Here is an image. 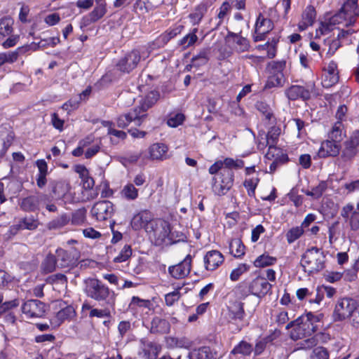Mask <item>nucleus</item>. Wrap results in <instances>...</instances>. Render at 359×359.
I'll use <instances>...</instances> for the list:
<instances>
[{
	"instance_id": "f257e3e1",
	"label": "nucleus",
	"mask_w": 359,
	"mask_h": 359,
	"mask_svg": "<svg viewBox=\"0 0 359 359\" xmlns=\"http://www.w3.org/2000/svg\"><path fill=\"white\" fill-rule=\"evenodd\" d=\"M319 320L311 313L299 317L287 325V328L293 327L291 331V338L294 340L306 338L299 343V348L309 349L318 344V340L313 334L317 331Z\"/></svg>"
},
{
	"instance_id": "f03ea898",
	"label": "nucleus",
	"mask_w": 359,
	"mask_h": 359,
	"mask_svg": "<svg viewBox=\"0 0 359 359\" xmlns=\"http://www.w3.org/2000/svg\"><path fill=\"white\" fill-rule=\"evenodd\" d=\"M225 167L217 177L213 178L212 191L218 196L226 194L233 184L234 173L232 168L239 169L244 166V162L241 159L226 158L222 161Z\"/></svg>"
},
{
	"instance_id": "7ed1b4c3",
	"label": "nucleus",
	"mask_w": 359,
	"mask_h": 359,
	"mask_svg": "<svg viewBox=\"0 0 359 359\" xmlns=\"http://www.w3.org/2000/svg\"><path fill=\"white\" fill-rule=\"evenodd\" d=\"M323 252L316 247L307 250L301 259V264L305 272L309 274L316 273L325 267Z\"/></svg>"
},
{
	"instance_id": "20e7f679",
	"label": "nucleus",
	"mask_w": 359,
	"mask_h": 359,
	"mask_svg": "<svg viewBox=\"0 0 359 359\" xmlns=\"http://www.w3.org/2000/svg\"><path fill=\"white\" fill-rule=\"evenodd\" d=\"M151 230L147 231L151 239H154L156 245H168L173 242L170 225L164 220L153 221L149 224Z\"/></svg>"
},
{
	"instance_id": "39448f33",
	"label": "nucleus",
	"mask_w": 359,
	"mask_h": 359,
	"mask_svg": "<svg viewBox=\"0 0 359 359\" xmlns=\"http://www.w3.org/2000/svg\"><path fill=\"white\" fill-rule=\"evenodd\" d=\"M84 292L88 297L96 301H104L107 303L109 302L110 296L114 295L108 287L95 278H88L85 280Z\"/></svg>"
},
{
	"instance_id": "423d86ee",
	"label": "nucleus",
	"mask_w": 359,
	"mask_h": 359,
	"mask_svg": "<svg viewBox=\"0 0 359 359\" xmlns=\"http://www.w3.org/2000/svg\"><path fill=\"white\" fill-rule=\"evenodd\" d=\"M286 67V62L272 61L267 65L266 70L269 76L265 84V88L281 87L285 82L284 70Z\"/></svg>"
},
{
	"instance_id": "0eeeda50",
	"label": "nucleus",
	"mask_w": 359,
	"mask_h": 359,
	"mask_svg": "<svg viewBox=\"0 0 359 359\" xmlns=\"http://www.w3.org/2000/svg\"><path fill=\"white\" fill-rule=\"evenodd\" d=\"M320 94L313 82L306 83L305 86L294 85L285 90V95L289 100H296L302 98L309 100L311 97H317Z\"/></svg>"
},
{
	"instance_id": "6e6552de",
	"label": "nucleus",
	"mask_w": 359,
	"mask_h": 359,
	"mask_svg": "<svg viewBox=\"0 0 359 359\" xmlns=\"http://www.w3.org/2000/svg\"><path fill=\"white\" fill-rule=\"evenodd\" d=\"M22 311L27 318H41L46 313V305L39 300L30 299L22 304Z\"/></svg>"
},
{
	"instance_id": "1a4fd4ad",
	"label": "nucleus",
	"mask_w": 359,
	"mask_h": 359,
	"mask_svg": "<svg viewBox=\"0 0 359 359\" xmlns=\"http://www.w3.org/2000/svg\"><path fill=\"white\" fill-rule=\"evenodd\" d=\"M57 259V266L60 268H68L76 264L79 257V251L76 248L72 249L68 252L66 250L59 248L56 250Z\"/></svg>"
},
{
	"instance_id": "9d476101",
	"label": "nucleus",
	"mask_w": 359,
	"mask_h": 359,
	"mask_svg": "<svg viewBox=\"0 0 359 359\" xmlns=\"http://www.w3.org/2000/svg\"><path fill=\"white\" fill-rule=\"evenodd\" d=\"M152 306L153 304L150 300L134 296L128 305V310L136 317L143 316L149 313Z\"/></svg>"
},
{
	"instance_id": "9b49d317",
	"label": "nucleus",
	"mask_w": 359,
	"mask_h": 359,
	"mask_svg": "<svg viewBox=\"0 0 359 359\" xmlns=\"http://www.w3.org/2000/svg\"><path fill=\"white\" fill-rule=\"evenodd\" d=\"M353 231H359V210L351 203L345 205L340 212Z\"/></svg>"
},
{
	"instance_id": "f8f14e48",
	"label": "nucleus",
	"mask_w": 359,
	"mask_h": 359,
	"mask_svg": "<svg viewBox=\"0 0 359 359\" xmlns=\"http://www.w3.org/2000/svg\"><path fill=\"white\" fill-rule=\"evenodd\" d=\"M339 81V72L337 65L330 61L323 69L321 84L323 87L328 88L335 85Z\"/></svg>"
},
{
	"instance_id": "ddd939ff",
	"label": "nucleus",
	"mask_w": 359,
	"mask_h": 359,
	"mask_svg": "<svg viewBox=\"0 0 359 359\" xmlns=\"http://www.w3.org/2000/svg\"><path fill=\"white\" fill-rule=\"evenodd\" d=\"M356 303L352 299L344 298L340 299L335 306L334 318L336 320H342L350 317Z\"/></svg>"
},
{
	"instance_id": "4468645a",
	"label": "nucleus",
	"mask_w": 359,
	"mask_h": 359,
	"mask_svg": "<svg viewBox=\"0 0 359 359\" xmlns=\"http://www.w3.org/2000/svg\"><path fill=\"white\" fill-rule=\"evenodd\" d=\"M113 204L108 201H99L95 203L91 210L92 215L97 221H104L112 216Z\"/></svg>"
},
{
	"instance_id": "2eb2a0df",
	"label": "nucleus",
	"mask_w": 359,
	"mask_h": 359,
	"mask_svg": "<svg viewBox=\"0 0 359 359\" xmlns=\"http://www.w3.org/2000/svg\"><path fill=\"white\" fill-rule=\"evenodd\" d=\"M273 25L272 21L259 15L257 19L255 27V34L253 39L255 42L263 41L266 34L273 29Z\"/></svg>"
},
{
	"instance_id": "dca6fc26",
	"label": "nucleus",
	"mask_w": 359,
	"mask_h": 359,
	"mask_svg": "<svg viewBox=\"0 0 359 359\" xmlns=\"http://www.w3.org/2000/svg\"><path fill=\"white\" fill-rule=\"evenodd\" d=\"M140 58V53L134 50L121 58L116 66L121 72L128 73L137 67Z\"/></svg>"
},
{
	"instance_id": "f3484780",
	"label": "nucleus",
	"mask_w": 359,
	"mask_h": 359,
	"mask_svg": "<svg viewBox=\"0 0 359 359\" xmlns=\"http://www.w3.org/2000/svg\"><path fill=\"white\" fill-rule=\"evenodd\" d=\"M359 145V132L354 133L350 140L344 142V147L342 150L341 159L344 161H351L357 154Z\"/></svg>"
},
{
	"instance_id": "a211bd4d",
	"label": "nucleus",
	"mask_w": 359,
	"mask_h": 359,
	"mask_svg": "<svg viewBox=\"0 0 359 359\" xmlns=\"http://www.w3.org/2000/svg\"><path fill=\"white\" fill-rule=\"evenodd\" d=\"M271 286L264 277L257 276L250 282L249 290L252 294L261 298L271 290Z\"/></svg>"
},
{
	"instance_id": "6ab92c4d",
	"label": "nucleus",
	"mask_w": 359,
	"mask_h": 359,
	"mask_svg": "<svg viewBox=\"0 0 359 359\" xmlns=\"http://www.w3.org/2000/svg\"><path fill=\"white\" fill-rule=\"evenodd\" d=\"M191 257L188 255L179 264L168 268L169 273L175 279H182L187 276L191 271Z\"/></svg>"
},
{
	"instance_id": "aec40b11",
	"label": "nucleus",
	"mask_w": 359,
	"mask_h": 359,
	"mask_svg": "<svg viewBox=\"0 0 359 359\" xmlns=\"http://www.w3.org/2000/svg\"><path fill=\"white\" fill-rule=\"evenodd\" d=\"M341 150L340 143L330 139L323 141L318 151V156L320 158H327L329 156H337Z\"/></svg>"
},
{
	"instance_id": "412c9836",
	"label": "nucleus",
	"mask_w": 359,
	"mask_h": 359,
	"mask_svg": "<svg viewBox=\"0 0 359 359\" xmlns=\"http://www.w3.org/2000/svg\"><path fill=\"white\" fill-rule=\"evenodd\" d=\"M144 115H141L138 109L135 108L132 111L128 114L121 115L117 118V125L119 128H126L131 122H134L135 126H140L144 121Z\"/></svg>"
},
{
	"instance_id": "4be33fe9",
	"label": "nucleus",
	"mask_w": 359,
	"mask_h": 359,
	"mask_svg": "<svg viewBox=\"0 0 359 359\" xmlns=\"http://www.w3.org/2000/svg\"><path fill=\"white\" fill-rule=\"evenodd\" d=\"M226 41L232 43L234 50L238 53L248 51L250 47L248 40L239 34L229 32L226 36Z\"/></svg>"
},
{
	"instance_id": "5701e85b",
	"label": "nucleus",
	"mask_w": 359,
	"mask_h": 359,
	"mask_svg": "<svg viewBox=\"0 0 359 359\" xmlns=\"http://www.w3.org/2000/svg\"><path fill=\"white\" fill-rule=\"evenodd\" d=\"M224 260L223 255L218 250L208 251L203 257L205 268L208 271H214Z\"/></svg>"
},
{
	"instance_id": "b1692460",
	"label": "nucleus",
	"mask_w": 359,
	"mask_h": 359,
	"mask_svg": "<svg viewBox=\"0 0 359 359\" xmlns=\"http://www.w3.org/2000/svg\"><path fill=\"white\" fill-rule=\"evenodd\" d=\"M75 316V310L72 306H67L61 309L50 318L51 325L54 327H59L65 320H71Z\"/></svg>"
},
{
	"instance_id": "393cba45",
	"label": "nucleus",
	"mask_w": 359,
	"mask_h": 359,
	"mask_svg": "<svg viewBox=\"0 0 359 359\" xmlns=\"http://www.w3.org/2000/svg\"><path fill=\"white\" fill-rule=\"evenodd\" d=\"M184 26L182 25H175L174 27L168 29L165 33L159 36L152 43L155 46L153 48H161L165 46L171 39L174 38L182 32Z\"/></svg>"
},
{
	"instance_id": "a878e982",
	"label": "nucleus",
	"mask_w": 359,
	"mask_h": 359,
	"mask_svg": "<svg viewBox=\"0 0 359 359\" xmlns=\"http://www.w3.org/2000/svg\"><path fill=\"white\" fill-rule=\"evenodd\" d=\"M151 217L150 214L147 211H142L135 215L131 219L130 225L132 228L135 230H140L142 228L148 227V229L150 228L151 223Z\"/></svg>"
},
{
	"instance_id": "bb28decb",
	"label": "nucleus",
	"mask_w": 359,
	"mask_h": 359,
	"mask_svg": "<svg viewBox=\"0 0 359 359\" xmlns=\"http://www.w3.org/2000/svg\"><path fill=\"white\" fill-rule=\"evenodd\" d=\"M316 13L313 6H308L306 7L302 15V19L298 24V27L300 31L306 29L309 26H311L314 22Z\"/></svg>"
},
{
	"instance_id": "cd10ccee",
	"label": "nucleus",
	"mask_w": 359,
	"mask_h": 359,
	"mask_svg": "<svg viewBox=\"0 0 359 359\" xmlns=\"http://www.w3.org/2000/svg\"><path fill=\"white\" fill-rule=\"evenodd\" d=\"M159 98V94L156 91H151L140 102L138 109L141 115H144V118L147 116V111L154 105Z\"/></svg>"
},
{
	"instance_id": "c85d7f7f",
	"label": "nucleus",
	"mask_w": 359,
	"mask_h": 359,
	"mask_svg": "<svg viewBox=\"0 0 359 359\" xmlns=\"http://www.w3.org/2000/svg\"><path fill=\"white\" fill-rule=\"evenodd\" d=\"M168 147L163 143H155L149 147V158L151 160H164L167 158Z\"/></svg>"
},
{
	"instance_id": "c756f323",
	"label": "nucleus",
	"mask_w": 359,
	"mask_h": 359,
	"mask_svg": "<svg viewBox=\"0 0 359 359\" xmlns=\"http://www.w3.org/2000/svg\"><path fill=\"white\" fill-rule=\"evenodd\" d=\"M217 353L208 346L194 349L189 354V359H217Z\"/></svg>"
},
{
	"instance_id": "7c9ffc66",
	"label": "nucleus",
	"mask_w": 359,
	"mask_h": 359,
	"mask_svg": "<svg viewBox=\"0 0 359 359\" xmlns=\"http://www.w3.org/2000/svg\"><path fill=\"white\" fill-rule=\"evenodd\" d=\"M74 170L79 174L83 184V188L86 189H91L94 186V180L89 176L88 169L83 165H76L74 167Z\"/></svg>"
},
{
	"instance_id": "2f4dec72",
	"label": "nucleus",
	"mask_w": 359,
	"mask_h": 359,
	"mask_svg": "<svg viewBox=\"0 0 359 359\" xmlns=\"http://www.w3.org/2000/svg\"><path fill=\"white\" fill-rule=\"evenodd\" d=\"M107 4H96L93 10L88 15L84 16L83 20L87 24L95 22L107 13Z\"/></svg>"
},
{
	"instance_id": "473e14b6",
	"label": "nucleus",
	"mask_w": 359,
	"mask_h": 359,
	"mask_svg": "<svg viewBox=\"0 0 359 359\" xmlns=\"http://www.w3.org/2000/svg\"><path fill=\"white\" fill-rule=\"evenodd\" d=\"M28 47H20L13 51H8L0 53V67L4 65L5 63H13L15 62L20 54L27 51Z\"/></svg>"
},
{
	"instance_id": "72a5a7b5",
	"label": "nucleus",
	"mask_w": 359,
	"mask_h": 359,
	"mask_svg": "<svg viewBox=\"0 0 359 359\" xmlns=\"http://www.w3.org/2000/svg\"><path fill=\"white\" fill-rule=\"evenodd\" d=\"M206 12L207 6L205 4L201 3L200 4L197 5L188 16L191 25H198L201 22Z\"/></svg>"
},
{
	"instance_id": "f704fd0d",
	"label": "nucleus",
	"mask_w": 359,
	"mask_h": 359,
	"mask_svg": "<svg viewBox=\"0 0 359 359\" xmlns=\"http://www.w3.org/2000/svg\"><path fill=\"white\" fill-rule=\"evenodd\" d=\"M331 20V24H334L335 26L338 25H342L344 26H348L354 23L355 18H348V13H346L344 10L341 9L337 13L330 18Z\"/></svg>"
},
{
	"instance_id": "c9c22d12",
	"label": "nucleus",
	"mask_w": 359,
	"mask_h": 359,
	"mask_svg": "<svg viewBox=\"0 0 359 359\" xmlns=\"http://www.w3.org/2000/svg\"><path fill=\"white\" fill-rule=\"evenodd\" d=\"M168 322L158 317H155L151 321V332L153 333H165L169 331Z\"/></svg>"
},
{
	"instance_id": "e433bc0d",
	"label": "nucleus",
	"mask_w": 359,
	"mask_h": 359,
	"mask_svg": "<svg viewBox=\"0 0 359 359\" xmlns=\"http://www.w3.org/2000/svg\"><path fill=\"white\" fill-rule=\"evenodd\" d=\"M229 252L234 257H241L245 254V246L238 238H233L229 243Z\"/></svg>"
},
{
	"instance_id": "4c0bfd02",
	"label": "nucleus",
	"mask_w": 359,
	"mask_h": 359,
	"mask_svg": "<svg viewBox=\"0 0 359 359\" xmlns=\"http://www.w3.org/2000/svg\"><path fill=\"white\" fill-rule=\"evenodd\" d=\"M277 261L275 257L264 253L257 257L254 261V266L257 268H264L273 265Z\"/></svg>"
},
{
	"instance_id": "58836bf2",
	"label": "nucleus",
	"mask_w": 359,
	"mask_h": 359,
	"mask_svg": "<svg viewBox=\"0 0 359 359\" xmlns=\"http://www.w3.org/2000/svg\"><path fill=\"white\" fill-rule=\"evenodd\" d=\"M122 197L128 201H134L138 198V189L132 183L126 184L121 191Z\"/></svg>"
},
{
	"instance_id": "ea45409f",
	"label": "nucleus",
	"mask_w": 359,
	"mask_h": 359,
	"mask_svg": "<svg viewBox=\"0 0 359 359\" xmlns=\"http://www.w3.org/2000/svg\"><path fill=\"white\" fill-rule=\"evenodd\" d=\"M253 351L252 346L245 341H241L238 344H237L231 351V354L236 355L238 354L242 355H250Z\"/></svg>"
},
{
	"instance_id": "a19ab883",
	"label": "nucleus",
	"mask_w": 359,
	"mask_h": 359,
	"mask_svg": "<svg viewBox=\"0 0 359 359\" xmlns=\"http://www.w3.org/2000/svg\"><path fill=\"white\" fill-rule=\"evenodd\" d=\"M335 28L334 24H331V20L325 19L324 21L320 22L319 27L316 30V37L320 38L321 36L328 34L331 31Z\"/></svg>"
},
{
	"instance_id": "79ce46f5",
	"label": "nucleus",
	"mask_w": 359,
	"mask_h": 359,
	"mask_svg": "<svg viewBox=\"0 0 359 359\" xmlns=\"http://www.w3.org/2000/svg\"><path fill=\"white\" fill-rule=\"evenodd\" d=\"M257 109L263 114L265 121L269 122V125L273 124L275 118L269 106L264 102H259L256 104Z\"/></svg>"
},
{
	"instance_id": "37998d69",
	"label": "nucleus",
	"mask_w": 359,
	"mask_h": 359,
	"mask_svg": "<svg viewBox=\"0 0 359 359\" xmlns=\"http://www.w3.org/2000/svg\"><path fill=\"white\" fill-rule=\"evenodd\" d=\"M198 31V28H194L180 40V44L184 48H187L193 46L198 40V36L196 35Z\"/></svg>"
},
{
	"instance_id": "c03bdc74",
	"label": "nucleus",
	"mask_w": 359,
	"mask_h": 359,
	"mask_svg": "<svg viewBox=\"0 0 359 359\" xmlns=\"http://www.w3.org/2000/svg\"><path fill=\"white\" fill-rule=\"evenodd\" d=\"M276 157H278V159H281L283 161H287L288 159L287 156L283 154L281 150L276 147L275 144H270L268 151L265 154V158L269 160H274Z\"/></svg>"
},
{
	"instance_id": "a18cd8bd",
	"label": "nucleus",
	"mask_w": 359,
	"mask_h": 359,
	"mask_svg": "<svg viewBox=\"0 0 359 359\" xmlns=\"http://www.w3.org/2000/svg\"><path fill=\"white\" fill-rule=\"evenodd\" d=\"M341 9L348 13L349 18H355L356 15H358V0H346Z\"/></svg>"
},
{
	"instance_id": "49530a36",
	"label": "nucleus",
	"mask_w": 359,
	"mask_h": 359,
	"mask_svg": "<svg viewBox=\"0 0 359 359\" xmlns=\"http://www.w3.org/2000/svg\"><path fill=\"white\" fill-rule=\"evenodd\" d=\"M210 49L204 48L198 55L192 58V64L194 66L200 67L206 64L209 60Z\"/></svg>"
},
{
	"instance_id": "de8ad7c7",
	"label": "nucleus",
	"mask_w": 359,
	"mask_h": 359,
	"mask_svg": "<svg viewBox=\"0 0 359 359\" xmlns=\"http://www.w3.org/2000/svg\"><path fill=\"white\" fill-rule=\"evenodd\" d=\"M56 266H57V259L55 256L49 254L42 263L41 267L45 273H51L55 271Z\"/></svg>"
},
{
	"instance_id": "09e8293b",
	"label": "nucleus",
	"mask_w": 359,
	"mask_h": 359,
	"mask_svg": "<svg viewBox=\"0 0 359 359\" xmlns=\"http://www.w3.org/2000/svg\"><path fill=\"white\" fill-rule=\"evenodd\" d=\"M328 139L335 141L338 143L342 140V123L337 121L332 126L331 131L328 134Z\"/></svg>"
},
{
	"instance_id": "8fccbe9b",
	"label": "nucleus",
	"mask_w": 359,
	"mask_h": 359,
	"mask_svg": "<svg viewBox=\"0 0 359 359\" xmlns=\"http://www.w3.org/2000/svg\"><path fill=\"white\" fill-rule=\"evenodd\" d=\"M259 182V178L258 177V174H256L255 176H252V177L248 178L245 180L244 186L247 189L249 196H252L255 195V189Z\"/></svg>"
},
{
	"instance_id": "3c124183",
	"label": "nucleus",
	"mask_w": 359,
	"mask_h": 359,
	"mask_svg": "<svg viewBox=\"0 0 359 359\" xmlns=\"http://www.w3.org/2000/svg\"><path fill=\"white\" fill-rule=\"evenodd\" d=\"M144 351L148 359H156L161 351V346L157 344L149 342L145 345Z\"/></svg>"
},
{
	"instance_id": "603ef678",
	"label": "nucleus",
	"mask_w": 359,
	"mask_h": 359,
	"mask_svg": "<svg viewBox=\"0 0 359 359\" xmlns=\"http://www.w3.org/2000/svg\"><path fill=\"white\" fill-rule=\"evenodd\" d=\"M250 269V266L247 264H240L236 268L233 269L230 273V279L232 281H236L245 273Z\"/></svg>"
},
{
	"instance_id": "864d4df0",
	"label": "nucleus",
	"mask_w": 359,
	"mask_h": 359,
	"mask_svg": "<svg viewBox=\"0 0 359 359\" xmlns=\"http://www.w3.org/2000/svg\"><path fill=\"white\" fill-rule=\"evenodd\" d=\"M69 222V218L66 215H62L50 222L48 224V227L50 229H60L67 225Z\"/></svg>"
},
{
	"instance_id": "5fc2aeb1",
	"label": "nucleus",
	"mask_w": 359,
	"mask_h": 359,
	"mask_svg": "<svg viewBox=\"0 0 359 359\" xmlns=\"http://www.w3.org/2000/svg\"><path fill=\"white\" fill-rule=\"evenodd\" d=\"M304 233L302 226H296L290 229L286 233L287 241L289 243H292L298 239Z\"/></svg>"
},
{
	"instance_id": "6e6d98bb",
	"label": "nucleus",
	"mask_w": 359,
	"mask_h": 359,
	"mask_svg": "<svg viewBox=\"0 0 359 359\" xmlns=\"http://www.w3.org/2000/svg\"><path fill=\"white\" fill-rule=\"evenodd\" d=\"M132 255V249L130 245H125L119 254L114 257V261L116 263H121L128 260Z\"/></svg>"
},
{
	"instance_id": "4d7b16f0",
	"label": "nucleus",
	"mask_w": 359,
	"mask_h": 359,
	"mask_svg": "<svg viewBox=\"0 0 359 359\" xmlns=\"http://www.w3.org/2000/svg\"><path fill=\"white\" fill-rule=\"evenodd\" d=\"M327 189V184L325 182H320L316 187L312 188L311 191H308L306 194L308 196H313L318 198L322 196L323 192Z\"/></svg>"
},
{
	"instance_id": "13d9d810",
	"label": "nucleus",
	"mask_w": 359,
	"mask_h": 359,
	"mask_svg": "<svg viewBox=\"0 0 359 359\" xmlns=\"http://www.w3.org/2000/svg\"><path fill=\"white\" fill-rule=\"evenodd\" d=\"M330 354L328 351L322 346L314 348L310 356V359H329Z\"/></svg>"
},
{
	"instance_id": "bf43d9fd",
	"label": "nucleus",
	"mask_w": 359,
	"mask_h": 359,
	"mask_svg": "<svg viewBox=\"0 0 359 359\" xmlns=\"http://www.w3.org/2000/svg\"><path fill=\"white\" fill-rule=\"evenodd\" d=\"M184 121V116L181 113L175 114L170 115L167 121V123L169 126L176 128L182 124Z\"/></svg>"
},
{
	"instance_id": "052dcab7",
	"label": "nucleus",
	"mask_w": 359,
	"mask_h": 359,
	"mask_svg": "<svg viewBox=\"0 0 359 359\" xmlns=\"http://www.w3.org/2000/svg\"><path fill=\"white\" fill-rule=\"evenodd\" d=\"M266 127H269V131L267 132L266 135L271 141L270 142L271 143V144H276L277 142L278 136L280 133V128L275 126H272L270 127H269V126H266Z\"/></svg>"
},
{
	"instance_id": "680f3d73",
	"label": "nucleus",
	"mask_w": 359,
	"mask_h": 359,
	"mask_svg": "<svg viewBox=\"0 0 359 359\" xmlns=\"http://www.w3.org/2000/svg\"><path fill=\"white\" fill-rule=\"evenodd\" d=\"M140 156V154L138 153L128 154L123 156L119 157V161L124 166H127L129 164L136 163Z\"/></svg>"
},
{
	"instance_id": "e2e57ef3",
	"label": "nucleus",
	"mask_w": 359,
	"mask_h": 359,
	"mask_svg": "<svg viewBox=\"0 0 359 359\" xmlns=\"http://www.w3.org/2000/svg\"><path fill=\"white\" fill-rule=\"evenodd\" d=\"M12 24L9 19L0 20V34L2 36L9 35L13 31Z\"/></svg>"
},
{
	"instance_id": "0e129e2a",
	"label": "nucleus",
	"mask_w": 359,
	"mask_h": 359,
	"mask_svg": "<svg viewBox=\"0 0 359 359\" xmlns=\"http://www.w3.org/2000/svg\"><path fill=\"white\" fill-rule=\"evenodd\" d=\"M21 207L27 211L34 210L36 208V200L34 196L24 198L21 203Z\"/></svg>"
},
{
	"instance_id": "69168bd1",
	"label": "nucleus",
	"mask_w": 359,
	"mask_h": 359,
	"mask_svg": "<svg viewBox=\"0 0 359 359\" xmlns=\"http://www.w3.org/2000/svg\"><path fill=\"white\" fill-rule=\"evenodd\" d=\"M271 141L266 135V133L264 131L259 132V137H258V142H257V148L259 150H264L266 147H270V144L271 143Z\"/></svg>"
},
{
	"instance_id": "338daca9",
	"label": "nucleus",
	"mask_w": 359,
	"mask_h": 359,
	"mask_svg": "<svg viewBox=\"0 0 359 359\" xmlns=\"http://www.w3.org/2000/svg\"><path fill=\"white\" fill-rule=\"evenodd\" d=\"M180 297V293L178 290H176L172 292L168 293L165 296V301L168 306H172L175 302L179 300Z\"/></svg>"
},
{
	"instance_id": "774afa93",
	"label": "nucleus",
	"mask_w": 359,
	"mask_h": 359,
	"mask_svg": "<svg viewBox=\"0 0 359 359\" xmlns=\"http://www.w3.org/2000/svg\"><path fill=\"white\" fill-rule=\"evenodd\" d=\"M149 0H137L134 4V8L135 11H140L142 13L148 12V5Z\"/></svg>"
}]
</instances>
